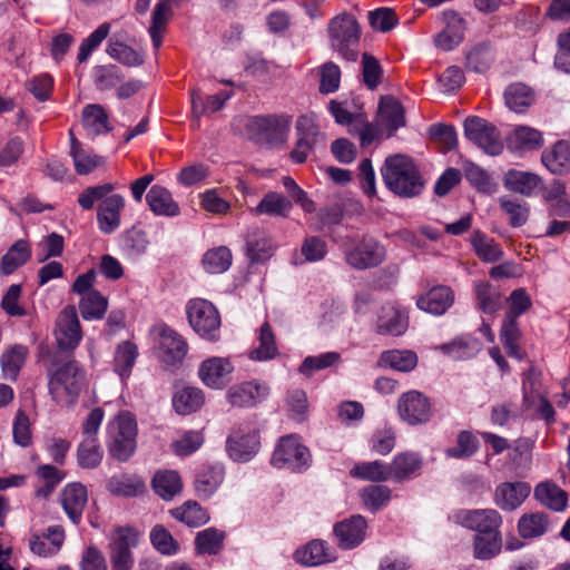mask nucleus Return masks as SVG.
Returning <instances> with one entry per match:
<instances>
[{"mask_svg": "<svg viewBox=\"0 0 570 570\" xmlns=\"http://www.w3.org/2000/svg\"><path fill=\"white\" fill-rule=\"evenodd\" d=\"M138 357V347L130 341L120 343L114 355V371L125 382L131 374L136 360Z\"/></svg>", "mask_w": 570, "mask_h": 570, "instance_id": "nucleus-36", "label": "nucleus"}, {"mask_svg": "<svg viewBox=\"0 0 570 570\" xmlns=\"http://www.w3.org/2000/svg\"><path fill=\"white\" fill-rule=\"evenodd\" d=\"M504 99L507 106L517 112H523L534 100L532 90L523 83L510 85L505 92Z\"/></svg>", "mask_w": 570, "mask_h": 570, "instance_id": "nucleus-55", "label": "nucleus"}, {"mask_svg": "<svg viewBox=\"0 0 570 570\" xmlns=\"http://www.w3.org/2000/svg\"><path fill=\"white\" fill-rule=\"evenodd\" d=\"M272 464L276 468L289 465L294 470L306 466L311 461V454L306 446L301 444L293 435L279 440L273 455Z\"/></svg>", "mask_w": 570, "mask_h": 570, "instance_id": "nucleus-14", "label": "nucleus"}, {"mask_svg": "<svg viewBox=\"0 0 570 570\" xmlns=\"http://www.w3.org/2000/svg\"><path fill=\"white\" fill-rule=\"evenodd\" d=\"M456 518L458 523L476 531V534L500 532L499 528L502 523L501 514L494 509L465 510L461 511Z\"/></svg>", "mask_w": 570, "mask_h": 570, "instance_id": "nucleus-15", "label": "nucleus"}, {"mask_svg": "<svg viewBox=\"0 0 570 570\" xmlns=\"http://www.w3.org/2000/svg\"><path fill=\"white\" fill-rule=\"evenodd\" d=\"M259 345L253 348L248 356L253 361H269L275 358L278 355V348L276 345L275 334L272 330V326L268 322H265L261 328L258 334Z\"/></svg>", "mask_w": 570, "mask_h": 570, "instance_id": "nucleus-40", "label": "nucleus"}, {"mask_svg": "<svg viewBox=\"0 0 570 570\" xmlns=\"http://www.w3.org/2000/svg\"><path fill=\"white\" fill-rule=\"evenodd\" d=\"M78 462L83 468H94L100 464L104 451L97 443L96 438H83L78 448Z\"/></svg>", "mask_w": 570, "mask_h": 570, "instance_id": "nucleus-59", "label": "nucleus"}, {"mask_svg": "<svg viewBox=\"0 0 570 570\" xmlns=\"http://www.w3.org/2000/svg\"><path fill=\"white\" fill-rule=\"evenodd\" d=\"M361 63L364 85L367 89L375 90L383 78V69L380 61L374 56L364 52Z\"/></svg>", "mask_w": 570, "mask_h": 570, "instance_id": "nucleus-61", "label": "nucleus"}, {"mask_svg": "<svg viewBox=\"0 0 570 570\" xmlns=\"http://www.w3.org/2000/svg\"><path fill=\"white\" fill-rule=\"evenodd\" d=\"M150 542L161 554L173 556L179 550L178 542L163 524H157L151 529Z\"/></svg>", "mask_w": 570, "mask_h": 570, "instance_id": "nucleus-60", "label": "nucleus"}, {"mask_svg": "<svg viewBox=\"0 0 570 570\" xmlns=\"http://www.w3.org/2000/svg\"><path fill=\"white\" fill-rule=\"evenodd\" d=\"M267 394V386L246 382L230 387L227 392V399L233 406L244 407L256 404L265 399Z\"/></svg>", "mask_w": 570, "mask_h": 570, "instance_id": "nucleus-26", "label": "nucleus"}, {"mask_svg": "<svg viewBox=\"0 0 570 570\" xmlns=\"http://www.w3.org/2000/svg\"><path fill=\"white\" fill-rule=\"evenodd\" d=\"M96 271L80 274L71 286L72 293L80 296L79 309L83 320H101L107 309V299L94 288Z\"/></svg>", "mask_w": 570, "mask_h": 570, "instance_id": "nucleus-6", "label": "nucleus"}, {"mask_svg": "<svg viewBox=\"0 0 570 570\" xmlns=\"http://www.w3.org/2000/svg\"><path fill=\"white\" fill-rule=\"evenodd\" d=\"M443 18L445 28L435 36L434 43L439 49L450 51L463 41L465 21L454 11L444 12Z\"/></svg>", "mask_w": 570, "mask_h": 570, "instance_id": "nucleus-20", "label": "nucleus"}, {"mask_svg": "<svg viewBox=\"0 0 570 570\" xmlns=\"http://www.w3.org/2000/svg\"><path fill=\"white\" fill-rule=\"evenodd\" d=\"M381 175L385 186L400 197L417 196L424 186L417 166L402 154L389 156L381 168Z\"/></svg>", "mask_w": 570, "mask_h": 570, "instance_id": "nucleus-2", "label": "nucleus"}, {"mask_svg": "<svg viewBox=\"0 0 570 570\" xmlns=\"http://www.w3.org/2000/svg\"><path fill=\"white\" fill-rule=\"evenodd\" d=\"M81 122L89 136L102 135L107 131V112L101 105H87L82 109Z\"/></svg>", "mask_w": 570, "mask_h": 570, "instance_id": "nucleus-42", "label": "nucleus"}, {"mask_svg": "<svg viewBox=\"0 0 570 570\" xmlns=\"http://www.w3.org/2000/svg\"><path fill=\"white\" fill-rule=\"evenodd\" d=\"M327 32L332 49L348 61L357 59L361 27L353 14L344 12L331 19Z\"/></svg>", "mask_w": 570, "mask_h": 570, "instance_id": "nucleus-3", "label": "nucleus"}, {"mask_svg": "<svg viewBox=\"0 0 570 570\" xmlns=\"http://www.w3.org/2000/svg\"><path fill=\"white\" fill-rule=\"evenodd\" d=\"M531 487L527 482H503L497 485L493 501L504 511H513L529 497Z\"/></svg>", "mask_w": 570, "mask_h": 570, "instance_id": "nucleus-16", "label": "nucleus"}, {"mask_svg": "<svg viewBox=\"0 0 570 570\" xmlns=\"http://www.w3.org/2000/svg\"><path fill=\"white\" fill-rule=\"evenodd\" d=\"M82 337L77 309L73 305L66 306L58 315L55 328V338L59 350H75Z\"/></svg>", "mask_w": 570, "mask_h": 570, "instance_id": "nucleus-11", "label": "nucleus"}, {"mask_svg": "<svg viewBox=\"0 0 570 570\" xmlns=\"http://www.w3.org/2000/svg\"><path fill=\"white\" fill-rule=\"evenodd\" d=\"M542 185V179L529 171L509 170L504 176V186L514 193L530 197Z\"/></svg>", "mask_w": 570, "mask_h": 570, "instance_id": "nucleus-29", "label": "nucleus"}, {"mask_svg": "<svg viewBox=\"0 0 570 570\" xmlns=\"http://www.w3.org/2000/svg\"><path fill=\"white\" fill-rule=\"evenodd\" d=\"M47 374L49 393L60 405H72L87 384L86 371L75 360L52 361Z\"/></svg>", "mask_w": 570, "mask_h": 570, "instance_id": "nucleus-1", "label": "nucleus"}, {"mask_svg": "<svg viewBox=\"0 0 570 570\" xmlns=\"http://www.w3.org/2000/svg\"><path fill=\"white\" fill-rule=\"evenodd\" d=\"M500 338L509 356L519 360L522 358V354L520 353L518 345V341L520 338V330L518 326L517 317L505 315L501 327Z\"/></svg>", "mask_w": 570, "mask_h": 570, "instance_id": "nucleus-54", "label": "nucleus"}, {"mask_svg": "<svg viewBox=\"0 0 570 570\" xmlns=\"http://www.w3.org/2000/svg\"><path fill=\"white\" fill-rule=\"evenodd\" d=\"M146 202L150 210L157 216L175 217L180 213L178 204L171 193L164 186L154 185L147 191Z\"/></svg>", "mask_w": 570, "mask_h": 570, "instance_id": "nucleus-24", "label": "nucleus"}, {"mask_svg": "<svg viewBox=\"0 0 570 570\" xmlns=\"http://www.w3.org/2000/svg\"><path fill=\"white\" fill-rule=\"evenodd\" d=\"M112 438L137 440L138 426L136 416L129 411H122L112 422Z\"/></svg>", "mask_w": 570, "mask_h": 570, "instance_id": "nucleus-62", "label": "nucleus"}, {"mask_svg": "<svg viewBox=\"0 0 570 570\" xmlns=\"http://www.w3.org/2000/svg\"><path fill=\"white\" fill-rule=\"evenodd\" d=\"M154 333L158 336V358L167 365L181 363L188 350L185 340L166 325L155 326Z\"/></svg>", "mask_w": 570, "mask_h": 570, "instance_id": "nucleus-13", "label": "nucleus"}, {"mask_svg": "<svg viewBox=\"0 0 570 570\" xmlns=\"http://www.w3.org/2000/svg\"><path fill=\"white\" fill-rule=\"evenodd\" d=\"M232 262V252L226 246L208 249L202 259L204 269L209 274H222L226 272L230 267Z\"/></svg>", "mask_w": 570, "mask_h": 570, "instance_id": "nucleus-48", "label": "nucleus"}, {"mask_svg": "<svg viewBox=\"0 0 570 570\" xmlns=\"http://www.w3.org/2000/svg\"><path fill=\"white\" fill-rule=\"evenodd\" d=\"M138 79L124 81L120 70L117 67H109V88H112L119 99H126L137 94L142 88Z\"/></svg>", "mask_w": 570, "mask_h": 570, "instance_id": "nucleus-57", "label": "nucleus"}, {"mask_svg": "<svg viewBox=\"0 0 570 570\" xmlns=\"http://www.w3.org/2000/svg\"><path fill=\"white\" fill-rule=\"evenodd\" d=\"M417 364V356L412 351H385L381 354L377 365L400 372H410Z\"/></svg>", "mask_w": 570, "mask_h": 570, "instance_id": "nucleus-45", "label": "nucleus"}, {"mask_svg": "<svg viewBox=\"0 0 570 570\" xmlns=\"http://www.w3.org/2000/svg\"><path fill=\"white\" fill-rule=\"evenodd\" d=\"M390 470V464H385L381 461H372L355 464L350 474L356 479L382 482L390 479L392 480Z\"/></svg>", "mask_w": 570, "mask_h": 570, "instance_id": "nucleus-47", "label": "nucleus"}, {"mask_svg": "<svg viewBox=\"0 0 570 570\" xmlns=\"http://www.w3.org/2000/svg\"><path fill=\"white\" fill-rule=\"evenodd\" d=\"M474 293L478 307L484 314H494L502 307V294L491 283L485 281L476 282Z\"/></svg>", "mask_w": 570, "mask_h": 570, "instance_id": "nucleus-34", "label": "nucleus"}, {"mask_svg": "<svg viewBox=\"0 0 570 570\" xmlns=\"http://www.w3.org/2000/svg\"><path fill=\"white\" fill-rule=\"evenodd\" d=\"M295 129L297 140L294 149L289 154V158L295 164H303L318 142L322 132L316 125L314 115L299 116L296 120Z\"/></svg>", "mask_w": 570, "mask_h": 570, "instance_id": "nucleus-10", "label": "nucleus"}, {"mask_svg": "<svg viewBox=\"0 0 570 570\" xmlns=\"http://www.w3.org/2000/svg\"><path fill=\"white\" fill-rule=\"evenodd\" d=\"M261 449L259 430L255 422L244 421L234 425L226 440L230 459L237 462L252 460Z\"/></svg>", "mask_w": 570, "mask_h": 570, "instance_id": "nucleus-5", "label": "nucleus"}, {"mask_svg": "<svg viewBox=\"0 0 570 570\" xmlns=\"http://www.w3.org/2000/svg\"><path fill=\"white\" fill-rule=\"evenodd\" d=\"M87 489L80 483H71L61 492V504L69 519L77 524L87 503Z\"/></svg>", "mask_w": 570, "mask_h": 570, "instance_id": "nucleus-25", "label": "nucleus"}, {"mask_svg": "<svg viewBox=\"0 0 570 570\" xmlns=\"http://www.w3.org/2000/svg\"><path fill=\"white\" fill-rule=\"evenodd\" d=\"M397 412L401 419L410 425L425 424L432 416L429 399L415 390L405 392L399 397Z\"/></svg>", "mask_w": 570, "mask_h": 570, "instance_id": "nucleus-12", "label": "nucleus"}, {"mask_svg": "<svg viewBox=\"0 0 570 570\" xmlns=\"http://www.w3.org/2000/svg\"><path fill=\"white\" fill-rule=\"evenodd\" d=\"M205 402L204 392L195 386L177 389L173 395V407L179 415H189L197 412Z\"/></svg>", "mask_w": 570, "mask_h": 570, "instance_id": "nucleus-27", "label": "nucleus"}, {"mask_svg": "<svg viewBox=\"0 0 570 570\" xmlns=\"http://www.w3.org/2000/svg\"><path fill=\"white\" fill-rule=\"evenodd\" d=\"M422 466V459L417 453L402 452L394 456L390 463L392 480L403 481L413 475Z\"/></svg>", "mask_w": 570, "mask_h": 570, "instance_id": "nucleus-41", "label": "nucleus"}, {"mask_svg": "<svg viewBox=\"0 0 570 570\" xmlns=\"http://www.w3.org/2000/svg\"><path fill=\"white\" fill-rule=\"evenodd\" d=\"M534 498L542 505L557 512L563 511L568 503L567 492L551 481L537 484L534 488Z\"/></svg>", "mask_w": 570, "mask_h": 570, "instance_id": "nucleus-30", "label": "nucleus"}, {"mask_svg": "<svg viewBox=\"0 0 570 570\" xmlns=\"http://www.w3.org/2000/svg\"><path fill=\"white\" fill-rule=\"evenodd\" d=\"M292 209V203L288 198L282 194L271 191L267 193L259 204L252 209V213L256 216L266 214L269 216H282L285 217Z\"/></svg>", "mask_w": 570, "mask_h": 570, "instance_id": "nucleus-44", "label": "nucleus"}, {"mask_svg": "<svg viewBox=\"0 0 570 570\" xmlns=\"http://www.w3.org/2000/svg\"><path fill=\"white\" fill-rule=\"evenodd\" d=\"M544 167L553 175L570 173V142L559 140L541 155Z\"/></svg>", "mask_w": 570, "mask_h": 570, "instance_id": "nucleus-22", "label": "nucleus"}, {"mask_svg": "<svg viewBox=\"0 0 570 570\" xmlns=\"http://www.w3.org/2000/svg\"><path fill=\"white\" fill-rule=\"evenodd\" d=\"M509 148L514 150H534L543 145L542 134L528 126H518L508 138Z\"/></svg>", "mask_w": 570, "mask_h": 570, "instance_id": "nucleus-35", "label": "nucleus"}, {"mask_svg": "<svg viewBox=\"0 0 570 570\" xmlns=\"http://www.w3.org/2000/svg\"><path fill=\"white\" fill-rule=\"evenodd\" d=\"M409 325V317L395 303L384 304L377 316L376 331L380 334L400 336Z\"/></svg>", "mask_w": 570, "mask_h": 570, "instance_id": "nucleus-17", "label": "nucleus"}, {"mask_svg": "<svg viewBox=\"0 0 570 570\" xmlns=\"http://www.w3.org/2000/svg\"><path fill=\"white\" fill-rule=\"evenodd\" d=\"M178 521L191 528L200 527L209 520V515L196 501H187L181 507L170 511Z\"/></svg>", "mask_w": 570, "mask_h": 570, "instance_id": "nucleus-51", "label": "nucleus"}, {"mask_svg": "<svg viewBox=\"0 0 570 570\" xmlns=\"http://www.w3.org/2000/svg\"><path fill=\"white\" fill-rule=\"evenodd\" d=\"M151 487L157 495L164 500H170L181 490V480L176 471H158L153 480Z\"/></svg>", "mask_w": 570, "mask_h": 570, "instance_id": "nucleus-43", "label": "nucleus"}, {"mask_svg": "<svg viewBox=\"0 0 570 570\" xmlns=\"http://www.w3.org/2000/svg\"><path fill=\"white\" fill-rule=\"evenodd\" d=\"M360 495L364 505L375 512L390 501L391 490L386 485H368Z\"/></svg>", "mask_w": 570, "mask_h": 570, "instance_id": "nucleus-64", "label": "nucleus"}, {"mask_svg": "<svg viewBox=\"0 0 570 570\" xmlns=\"http://www.w3.org/2000/svg\"><path fill=\"white\" fill-rule=\"evenodd\" d=\"M233 370L228 358L214 356L200 363L198 375L205 385L220 389L228 381Z\"/></svg>", "mask_w": 570, "mask_h": 570, "instance_id": "nucleus-18", "label": "nucleus"}, {"mask_svg": "<svg viewBox=\"0 0 570 570\" xmlns=\"http://www.w3.org/2000/svg\"><path fill=\"white\" fill-rule=\"evenodd\" d=\"M379 116L390 130L389 137L405 125L404 109L393 96H384L380 99Z\"/></svg>", "mask_w": 570, "mask_h": 570, "instance_id": "nucleus-32", "label": "nucleus"}, {"mask_svg": "<svg viewBox=\"0 0 570 570\" xmlns=\"http://www.w3.org/2000/svg\"><path fill=\"white\" fill-rule=\"evenodd\" d=\"M344 246L346 263L358 271L376 267L385 258L384 246L373 237L364 236L357 243L347 239Z\"/></svg>", "mask_w": 570, "mask_h": 570, "instance_id": "nucleus-7", "label": "nucleus"}, {"mask_svg": "<svg viewBox=\"0 0 570 570\" xmlns=\"http://www.w3.org/2000/svg\"><path fill=\"white\" fill-rule=\"evenodd\" d=\"M106 196L107 185H102L87 188L78 198V203L83 209H91L96 203H99L97 216L104 233H107V207H104L107 203Z\"/></svg>", "mask_w": 570, "mask_h": 570, "instance_id": "nucleus-37", "label": "nucleus"}, {"mask_svg": "<svg viewBox=\"0 0 570 570\" xmlns=\"http://www.w3.org/2000/svg\"><path fill=\"white\" fill-rule=\"evenodd\" d=\"M499 202L500 207L508 215L509 223L512 227H521L527 223L530 213L527 203L518 202L505 196L501 197Z\"/></svg>", "mask_w": 570, "mask_h": 570, "instance_id": "nucleus-58", "label": "nucleus"}, {"mask_svg": "<svg viewBox=\"0 0 570 570\" xmlns=\"http://www.w3.org/2000/svg\"><path fill=\"white\" fill-rule=\"evenodd\" d=\"M534 372L531 370L527 374V376L523 379V401L527 405H531L534 403L535 399L539 400V413L540 415L547 420L548 422L553 420L554 410L551 405V403L543 397L541 394L535 393V382L533 380Z\"/></svg>", "mask_w": 570, "mask_h": 570, "instance_id": "nucleus-53", "label": "nucleus"}, {"mask_svg": "<svg viewBox=\"0 0 570 570\" xmlns=\"http://www.w3.org/2000/svg\"><path fill=\"white\" fill-rule=\"evenodd\" d=\"M454 302L453 291L443 285L431 288L426 294L419 297L416 305L420 309L434 315L443 314Z\"/></svg>", "mask_w": 570, "mask_h": 570, "instance_id": "nucleus-23", "label": "nucleus"}, {"mask_svg": "<svg viewBox=\"0 0 570 570\" xmlns=\"http://www.w3.org/2000/svg\"><path fill=\"white\" fill-rule=\"evenodd\" d=\"M366 528V520L360 514L336 523L334 533L338 539V547L342 549L357 547L365 538Z\"/></svg>", "mask_w": 570, "mask_h": 570, "instance_id": "nucleus-19", "label": "nucleus"}, {"mask_svg": "<svg viewBox=\"0 0 570 570\" xmlns=\"http://www.w3.org/2000/svg\"><path fill=\"white\" fill-rule=\"evenodd\" d=\"M224 479L222 465H205L195 475V491L199 498H209Z\"/></svg>", "mask_w": 570, "mask_h": 570, "instance_id": "nucleus-28", "label": "nucleus"}, {"mask_svg": "<svg viewBox=\"0 0 570 570\" xmlns=\"http://www.w3.org/2000/svg\"><path fill=\"white\" fill-rule=\"evenodd\" d=\"M187 317L197 334L210 341L216 340L220 316L210 302L202 298L191 299L187 305Z\"/></svg>", "mask_w": 570, "mask_h": 570, "instance_id": "nucleus-9", "label": "nucleus"}, {"mask_svg": "<svg viewBox=\"0 0 570 570\" xmlns=\"http://www.w3.org/2000/svg\"><path fill=\"white\" fill-rule=\"evenodd\" d=\"M471 245L478 257L485 263L498 262L503 256L502 249L494 239L489 238L480 230L472 234Z\"/></svg>", "mask_w": 570, "mask_h": 570, "instance_id": "nucleus-50", "label": "nucleus"}, {"mask_svg": "<svg viewBox=\"0 0 570 570\" xmlns=\"http://www.w3.org/2000/svg\"><path fill=\"white\" fill-rule=\"evenodd\" d=\"M294 559L304 566L314 567L332 560L331 549L323 540H312L297 549Z\"/></svg>", "mask_w": 570, "mask_h": 570, "instance_id": "nucleus-31", "label": "nucleus"}, {"mask_svg": "<svg viewBox=\"0 0 570 570\" xmlns=\"http://www.w3.org/2000/svg\"><path fill=\"white\" fill-rule=\"evenodd\" d=\"M31 252L28 242L17 240L1 259L0 268L3 274H11L19 266L23 265L30 258Z\"/></svg>", "mask_w": 570, "mask_h": 570, "instance_id": "nucleus-52", "label": "nucleus"}, {"mask_svg": "<svg viewBox=\"0 0 570 570\" xmlns=\"http://www.w3.org/2000/svg\"><path fill=\"white\" fill-rule=\"evenodd\" d=\"M289 125V116L267 115L249 118L245 128L248 138L254 142L279 147L287 140Z\"/></svg>", "mask_w": 570, "mask_h": 570, "instance_id": "nucleus-4", "label": "nucleus"}, {"mask_svg": "<svg viewBox=\"0 0 570 570\" xmlns=\"http://www.w3.org/2000/svg\"><path fill=\"white\" fill-rule=\"evenodd\" d=\"M550 520L544 512L524 513L518 521V531L523 539H534L546 534Z\"/></svg>", "mask_w": 570, "mask_h": 570, "instance_id": "nucleus-38", "label": "nucleus"}, {"mask_svg": "<svg viewBox=\"0 0 570 570\" xmlns=\"http://www.w3.org/2000/svg\"><path fill=\"white\" fill-rule=\"evenodd\" d=\"M109 57L129 68L139 67L145 61L142 51L137 49L135 40L128 37L122 39L115 36L109 41Z\"/></svg>", "mask_w": 570, "mask_h": 570, "instance_id": "nucleus-21", "label": "nucleus"}, {"mask_svg": "<svg viewBox=\"0 0 570 570\" xmlns=\"http://www.w3.org/2000/svg\"><path fill=\"white\" fill-rule=\"evenodd\" d=\"M320 92L333 94L340 88L341 69L332 61L325 62L318 67Z\"/></svg>", "mask_w": 570, "mask_h": 570, "instance_id": "nucleus-63", "label": "nucleus"}, {"mask_svg": "<svg viewBox=\"0 0 570 570\" xmlns=\"http://www.w3.org/2000/svg\"><path fill=\"white\" fill-rule=\"evenodd\" d=\"M141 532L132 524L117 525L111 533L109 549L132 551L139 544Z\"/></svg>", "mask_w": 570, "mask_h": 570, "instance_id": "nucleus-49", "label": "nucleus"}, {"mask_svg": "<svg viewBox=\"0 0 570 570\" xmlns=\"http://www.w3.org/2000/svg\"><path fill=\"white\" fill-rule=\"evenodd\" d=\"M179 0H160L154 8L149 35L156 49L161 46L163 33L171 16V4Z\"/></svg>", "mask_w": 570, "mask_h": 570, "instance_id": "nucleus-39", "label": "nucleus"}, {"mask_svg": "<svg viewBox=\"0 0 570 570\" xmlns=\"http://www.w3.org/2000/svg\"><path fill=\"white\" fill-rule=\"evenodd\" d=\"M28 354V348L16 345L4 352L1 356V367L6 379L16 380Z\"/></svg>", "mask_w": 570, "mask_h": 570, "instance_id": "nucleus-56", "label": "nucleus"}, {"mask_svg": "<svg viewBox=\"0 0 570 570\" xmlns=\"http://www.w3.org/2000/svg\"><path fill=\"white\" fill-rule=\"evenodd\" d=\"M146 491L145 481L136 474H122L109 480V492L117 497L137 498Z\"/></svg>", "mask_w": 570, "mask_h": 570, "instance_id": "nucleus-33", "label": "nucleus"}, {"mask_svg": "<svg viewBox=\"0 0 570 570\" xmlns=\"http://www.w3.org/2000/svg\"><path fill=\"white\" fill-rule=\"evenodd\" d=\"M502 537L500 532L490 531L489 534H475L473 540V554L479 560H490L500 553Z\"/></svg>", "mask_w": 570, "mask_h": 570, "instance_id": "nucleus-46", "label": "nucleus"}, {"mask_svg": "<svg viewBox=\"0 0 570 570\" xmlns=\"http://www.w3.org/2000/svg\"><path fill=\"white\" fill-rule=\"evenodd\" d=\"M463 128L465 138L485 154L497 156L502 153L501 135L497 127L488 120L478 116H470L464 120Z\"/></svg>", "mask_w": 570, "mask_h": 570, "instance_id": "nucleus-8", "label": "nucleus"}]
</instances>
